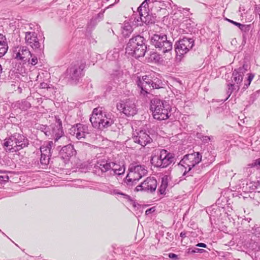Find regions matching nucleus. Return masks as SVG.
Here are the masks:
<instances>
[{
    "label": "nucleus",
    "mask_w": 260,
    "mask_h": 260,
    "mask_svg": "<svg viewBox=\"0 0 260 260\" xmlns=\"http://www.w3.org/2000/svg\"><path fill=\"white\" fill-rule=\"evenodd\" d=\"M85 64L84 62H77L72 66L68 71L71 79L75 81L78 80L82 76V71Z\"/></svg>",
    "instance_id": "17"
},
{
    "label": "nucleus",
    "mask_w": 260,
    "mask_h": 260,
    "mask_svg": "<svg viewBox=\"0 0 260 260\" xmlns=\"http://www.w3.org/2000/svg\"><path fill=\"white\" fill-rule=\"evenodd\" d=\"M117 109L127 116H133L137 113V109L134 101L127 100L120 101L117 104Z\"/></svg>",
    "instance_id": "12"
},
{
    "label": "nucleus",
    "mask_w": 260,
    "mask_h": 260,
    "mask_svg": "<svg viewBox=\"0 0 260 260\" xmlns=\"http://www.w3.org/2000/svg\"><path fill=\"white\" fill-rule=\"evenodd\" d=\"M13 56L18 60L25 62L29 61L32 54L26 46H17L13 48Z\"/></svg>",
    "instance_id": "13"
},
{
    "label": "nucleus",
    "mask_w": 260,
    "mask_h": 260,
    "mask_svg": "<svg viewBox=\"0 0 260 260\" xmlns=\"http://www.w3.org/2000/svg\"><path fill=\"white\" fill-rule=\"evenodd\" d=\"M226 20L228 21L229 22L233 23V24L236 25L237 26H238V27H239V26L240 25L241 23H238V22H235L233 20H230V19H226Z\"/></svg>",
    "instance_id": "41"
},
{
    "label": "nucleus",
    "mask_w": 260,
    "mask_h": 260,
    "mask_svg": "<svg viewBox=\"0 0 260 260\" xmlns=\"http://www.w3.org/2000/svg\"><path fill=\"white\" fill-rule=\"evenodd\" d=\"M151 44L163 53L172 50V43L167 40L165 35L154 34L151 38Z\"/></svg>",
    "instance_id": "7"
},
{
    "label": "nucleus",
    "mask_w": 260,
    "mask_h": 260,
    "mask_svg": "<svg viewBox=\"0 0 260 260\" xmlns=\"http://www.w3.org/2000/svg\"><path fill=\"white\" fill-rule=\"evenodd\" d=\"M128 171L129 173L125 178L127 184L138 181L147 174V170L145 166L137 163L131 164L129 166Z\"/></svg>",
    "instance_id": "6"
},
{
    "label": "nucleus",
    "mask_w": 260,
    "mask_h": 260,
    "mask_svg": "<svg viewBox=\"0 0 260 260\" xmlns=\"http://www.w3.org/2000/svg\"><path fill=\"white\" fill-rule=\"evenodd\" d=\"M137 82L138 87L141 89V94L144 96L149 94L151 90L160 88L159 83L154 82L147 76H144L141 78H139Z\"/></svg>",
    "instance_id": "8"
},
{
    "label": "nucleus",
    "mask_w": 260,
    "mask_h": 260,
    "mask_svg": "<svg viewBox=\"0 0 260 260\" xmlns=\"http://www.w3.org/2000/svg\"><path fill=\"white\" fill-rule=\"evenodd\" d=\"M52 134L54 137L55 143H57L58 147H60V144H63L68 141V138L64 135L61 121L57 117H55L54 126L52 127Z\"/></svg>",
    "instance_id": "10"
},
{
    "label": "nucleus",
    "mask_w": 260,
    "mask_h": 260,
    "mask_svg": "<svg viewBox=\"0 0 260 260\" xmlns=\"http://www.w3.org/2000/svg\"><path fill=\"white\" fill-rule=\"evenodd\" d=\"M168 256L170 258L174 260H177L179 259L178 256L175 253H170L169 254Z\"/></svg>",
    "instance_id": "40"
},
{
    "label": "nucleus",
    "mask_w": 260,
    "mask_h": 260,
    "mask_svg": "<svg viewBox=\"0 0 260 260\" xmlns=\"http://www.w3.org/2000/svg\"><path fill=\"white\" fill-rule=\"evenodd\" d=\"M124 166H120L114 162H111L110 175H120L124 174Z\"/></svg>",
    "instance_id": "24"
},
{
    "label": "nucleus",
    "mask_w": 260,
    "mask_h": 260,
    "mask_svg": "<svg viewBox=\"0 0 260 260\" xmlns=\"http://www.w3.org/2000/svg\"><path fill=\"white\" fill-rule=\"evenodd\" d=\"M108 192L111 194H113V195H118V194H120L124 198H125L126 199L127 197H128V196L126 195V194H124L121 192H120L118 189H109L108 191Z\"/></svg>",
    "instance_id": "32"
},
{
    "label": "nucleus",
    "mask_w": 260,
    "mask_h": 260,
    "mask_svg": "<svg viewBox=\"0 0 260 260\" xmlns=\"http://www.w3.org/2000/svg\"><path fill=\"white\" fill-rule=\"evenodd\" d=\"M119 56L118 49H114L108 52L107 54V58L110 60H113L117 59Z\"/></svg>",
    "instance_id": "30"
},
{
    "label": "nucleus",
    "mask_w": 260,
    "mask_h": 260,
    "mask_svg": "<svg viewBox=\"0 0 260 260\" xmlns=\"http://www.w3.org/2000/svg\"><path fill=\"white\" fill-rule=\"evenodd\" d=\"M50 156H45L41 154L40 162L42 165H46L48 164Z\"/></svg>",
    "instance_id": "33"
},
{
    "label": "nucleus",
    "mask_w": 260,
    "mask_h": 260,
    "mask_svg": "<svg viewBox=\"0 0 260 260\" xmlns=\"http://www.w3.org/2000/svg\"><path fill=\"white\" fill-rule=\"evenodd\" d=\"M40 88L42 89H49L51 88V87L49 86V85L47 83L42 82L40 84Z\"/></svg>",
    "instance_id": "38"
},
{
    "label": "nucleus",
    "mask_w": 260,
    "mask_h": 260,
    "mask_svg": "<svg viewBox=\"0 0 260 260\" xmlns=\"http://www.w3.org/2000/svg\"><path fill=\"white\" fill-rule=\"evenodd\" d=\"M145 43V39L140 35L133 37L129 40L125 48L126 53L132 51L134 48L140 46L142 44Z\"/></svg>",
    "instance_id": "19"
},
{
    "label": "nucleus",
    "mask_w": 260,
    "mask_h": 260,
    "mask_svg": "<svg viewBox=\"0 0 260 260\" xmlns=\"http://www.w3.org/2000/svg\"><path fill=\"white\" fill-rule=\"evenodd\" d=\"M132 139L134 142L137 143L142 146H146L152 140L151 138L146 133V131L143 130H140L138 132H135L134 133Z\"/></svg>",
    "instance_id": "16"
},
{
    "label": "nucleus",
    "mask_w": 260,
    "mask_h": 260,
    "mask_svg": "<svg viewBox=\"0 0 260 260\" xmlns=\"http://www.w3.org/2000/svg\"><path fill=\"white\" fill-rule=\"evenodd\" d=\"M201 160L202 155L199 152L185 155L179 163V165L185 169L183 175L190 171L191 168L198 164Z\"/></svg>",
    "instance_id": "9"
},
{
    "label": "nucleus",
    "mask_w": 260,
    "mask_h": 260,
    "mask_svg": "<svg viewBox=\"0 0 260 260\" xmlns=\"http://www.w3.org/2000/svg\"><path fill=\"white\" fill-rule=\"evenodd\" d=\"M146 50L147 46L145 43H144L140 45V46L136 47V49L134 48L132 51L127 53V54L138 58L145 55Z\"/></svg>",
    "instance_id": "21"
},
{
    "label": "nucleus",
    "mask_w": 260,
    "mask_h": 260,
    "mask_svg": "<svg viewBox=\"0 0 260 260\" xmlns=\"http://www.w3.org/2000/svg\"><path fill=\"white\" fill-rule=\"evenodd\" d=\"M54 143L52 141L45 143L40 148L41 154L45 156H51V149L53 146Z\"/></svg>",
    "instance_id": "26"
},
{
    "label": "nucleus",
    "mask_w": 260,
    "mask_h": 260,
    "mask_svg": "<svg viewBox=\"0 0 260 260\" xmlns=\"http://www.w3.org/2000/svg\"><path fill=\"white\" fill-rule=\"evenodd\" d=\"M148 7L147 1H144L138 8L141 21L145 23H149L150 16L147 12L146 8Z\"/></svg>",
    "instance_id": "20"
},
{
    "label": "nucleus",
    "mask_w": 260,
    "mask_h": 260,
    "mask_svg": "<svg viewBox=\"0 0 260 260\" xmlns=\"http://www.w3.org/2000/svg\"><path fill=\"white\" fill-rule=\"evenodd\" d=\"M47 128V127H46V126H43V127H42V129H43V130H42V131H43L44 130H46V129Z\"/></svg>",
    "instance_id": "45"
},
{
    "label": "nucleus",
    "mask_w": 260,
    "mask_h": 260,
    "mask_svg": "<svg viewBox=\"0 0 260 260\" xmlns=\"http://www.w3.org/2000/svg\"><path fill=\"white\" fill-rule=\"evenodd\" d=\"M197 246L205 248L207 247V245L204 243H200L197 245Z\"/></svg>",
    "instance_id": "42"
},
{
    "label": "nucleus",
    "mask_w": 260,
    "mask_h": 260,
    "mask_svg": "<svg viewBox=\"0 0 260 260\" xmlns=\"http://www.w3.org/2000/svg\"><path fill=\"white\" fill-rule=\"evenodd\" d=\"M247 75L248 77L246 80L244 81L243 86L242 87L244 90L248 87L254 77V75L253 74H247Z\"/></svg>",
    "instance_id": "31"
},
{
    "label": "nucleus",
    "mask_w": 260,
    "mask_h": 260,
    "mask_svg": "<svg viewBox=\"0 0 260 260\" xmlns=\"http://www.w3.org/2000/svg\"><path fill=\"white\" fill-rule=\"evenodd\" d=\"M200 138L204 143H208L209 141L211 140L213 137H210L206 136H202V137H200Z\"/></svg>",
    "instance_id": "36"
},
{
    "label": "nucleus",
    "mask_w": 260,
    "mask_h": 260,
    "mask_svg": "<svg viewBox=\"0 0 260 260\" xmlns=\"http://www.w3.org/2000/svg\"><path fill=\"white\" fill-rule=\"evenodd\" d=\"M194 46V40L191 38H183L177 41L175 44L177 59L180 60L182 55L187 53Z\"/></svg>",
    "instance_id": "11"
},
{
    "label": "nucleus",
    "mask_w": 260,
    "mask_h": 260,
    "mask_svg": "<svg viewBox=\"0 0 260 260\" xmlns=\"http://www.w3.org/2000/svg\"><path fill=\"white\" fill-rule=\"evenodd\" d=\"M76 151L73 145L69 144L63 146L60 151V155L64 159H68L75 154Z\"/></svg>",
    "instance_id": "22"
},
{
    "label": "nucleus",
    "mask_w": 260,
    "mask_h": 260,
    "mask_svg": "<svg viewBox=\"0 0 260 260\" xmlns=\"http://www.w3.org/2000/svg\"><path fill=\"white\" fill-rule=\"evenodd\" d=\"M259 92H260V90H259Z\"/></svg>",
    "instance_id": "51"
},
{
    "label": "nucleus",
    "mask_w": 260,
    "mask_h": 260,
    "mask_svg": "<svg viewBox=\"0 0 260 260\" xmlns=\"http://www.w3.org/2000/svg\"><path fill=\"white\" fill-rule=\"evenodd\" d=\"M29 144L27 138L19 133H15L5 139L3 144L6 152H16L26 147Z\"/></svg>",
    "instance_id": "2"
},
{
    "label": "nucleus",
    "mask_w": 260,
    "mask_h": 260,
    "mask_svg": "<svg viewBox=\"0 0 260 260\" xmlns=\"http://www.w3.org/2000/svg\"><path fill=\"white\" fill-rule=\"evenodd\" d=\"M171 106L166 101L154 98L151 100L150 110L154 119L162 120L169 117Z\"/></svg>",
    "instance_id": "3"
},
{
    "label": "nucleus",
    "mask_w": 260,
    "mask_h": 260,
    "mask_svg": "<svg viewBox=\"0 0 260 260\" xmlns=\"http://www.w3.org/2000/svg\"><path fill=\"white\" fill-rule=\"evenodd\" d=\"M145 1H147V4L148 5V3L150 2V0H145Z\"/></svg>",
    "instance_id": "46"
},
{
    "label": "nucleus",
    "mask_w": 260,
    "mask_h": 260,
    "mask_svg": "<svg viewBox=\"0 0 260 260\" xmlns=\"http://www.w3.org/2000/svg\"><path fill=\"white\" fill-rule=\"evenodd\" d=\"M70 133L75 136L78 140L84 139L90 133L88 126L81 123H78L74 125L70 129Z\"/></svg>",
    "instance_id": "15"
},
{
    "label": "nucleus",
    "mask_w": 260,
    "mask_h": 260,
    "mask_svg": "<svg viewBox=\"0 0 260 260\" xmlns=\"http://www.w3.org/2000/svg\"><path fill=\"white\" fill-rule=\"evenodd\" d=\"M156 180L153 177H147L143 182L138 185L135 189L136 191H145L149 192H154L157 187Z\"/></svg>",
    "instance_id": "14"
},
{
    "label": "nucleus",
    "mask_w": 260,
    "mask_h": 260,
    "mask_svg": "<svg viewBox=\"0 0 260 260\" xmlns=\"http://www.w3.org/2000/svg\"><path fill=\"white\" fill-rule=\"evenodd\" d=\"M5 36L0 34V57L4 56L7 52L8 46Z\"/></svg>",
    "instance_id": "27"
},
{
    "label": "nucleus",
    "mask_w": 260,
    "mask_h": 260,
    "mask_svg": "<svg viewBox=\"0 0 260 260\" xmlns=\"http://www.w3.org/2000/svg\"><path fill=\"white\" fill-rule=\"evenodd\" d=\"M152 55H153V56H156V54H155V53H154V54H153Z\"/></svg>",
    "instance_id": "47"
},
{
    "label": "nucleus",
    "mask_w": 260,
    "mask_h": 260,
    "mask_svg": "<svg viewBox=\"0 0 260 260\" xmlns=\"http://www.w3.org/2000/svg\"><path fill=\"white\" fill-rule=\"evenodd\" d=\"M152 208H150V209H147L145 211L146 215H148V214H150L151 213V212H152Z\"/></svg>",
    "instance_id": "43"
},
{
    "label": "nucleus",
    "mask_w": 260,
    "mask_h": 260,
    "mask_svg": "<svg viewBox=\"0 0 260 260\" xmlns=\"http://www.w3.org/2000/svg\"><path fill=\"white\" fill-rule=\"evenodd\" d=\"M16 106L22 110L25 111L31 107V104L28 101L24 100L18 102Z\"/></svg>",
    "instance_id": "29"
},
{
    "label": "nucleus",
    "mask_w": 260,
    "mask_h": 260,
    "mask_svg": "<svg viewBox=\"0 0 260 260\" xmlns=\"http://www.w3.org/2000/svg\"><path fill=\"white\" fill-rule=\"evenodd\" d=\"M204 251V249H199L198 248H194L193 249H192L191 251H189V253H198V252H203Z\"/></svg>",
    "instance_id": "39"
},
{
    "label": "nucleus",
    "mask_w": 260,
    "mask_h": 260,
    "mask_svg": "<svg viewBox=\"0 0 260 260\" xmlns=\"http://www.w3.org/2000/svg\"><path fill=\"white\" fill-rule=\"evenodd\" d=\"M133 31V27L128 22L125 21L121 25V34L123 37H129Z\"/></svg>",
    "instance_id": "25"
},
{
    "label": "nucleus",
    "mask_w": 260,
    "mask_h": 260,
    "mask_svg": "<svg viewBox=\"0 0 260 260\" xmlns=\"http://www.w3.org/2000/svg\"><path fill=\"white\" fill-rule=\"evenodd\" d=\"M248 66L243 64L242 67L235 69L232 74V83L228 85V93L230 95L234 92H237L243 85V76L247 71Z\"/></svg>",
    "instance_id": "5"
},
{
    "label": "nucleus",
    "mask_w": 260,
    "mask_h": 260,
    "mask_svg": "<svg viewBox=\"0 0 260 260\" xmlns=\"http://www.w3.org/2000/svg\"><path fill=\"white\" fill-rule=\"evenodd\" d=\"M90 121L94 127L100 129L107 128L114 123L112 115L107 113L103 107L93 109Z\"/></svg>",
    "instance_id": "1"
},
{
    "label": "nucleus",
    "mask_w": 260,
    "mask_h": 260,
    "mask_svg": "<svg viewBox=\"0 0 260 260\" xmlns=\"http://www.w3.org/2000/svg\"><path fill=\"white\" fill-rule=\"evenodd\" d=\"M95 168L99 169L102 173L109 172L110 174L111 162L107 160H101L97 162Z\"/></svg>",
    "instance_id": "23"
},
{
    "label": "nucleus",
    "mask_w": 260,
    "mask_h": 260,
    "mask_svg": "<svg viewBox=\"0 0 260 260\" xmlns=\"http://www.w3.org/2000/svg\"><path fill=\"white\" fill-rule=\"evenodd\" d=\"M30 57H31V59L30 60L29 59V61L30 62V63L33 66L36 65L38 63L37 57H36L35 56L33 55L32 54V56H30Z\"/></svg>",
    "instance_id": "37"
},
{
    "label": "nucleus",
    "mask_w": 260,
    "mask_h": 260,
    "mask_svg": "<svg viewBox=\"0 0 260 260\" xmlns=\"http://www.w3.org/2000/svg\"><path fill=\"white\" fill-rule=\"evenodd\" d=\"M250 27V25H245L241 24L239 28L241 29V30L242 32L244 33H247L249 31Z\"/></svg>",
    "instance_id": "34"
},
{
    "label": "nucleus",
    "mask_w": 260,
    "mask_h": 260,
    "mask_svg": "<svg viewBox=\"0 0 260 260\" xmlns=\"http://www.w3.org/2000/svg\"><path fill=\"white\" fill-rule=\"evenodd\" d=\"M27 99L28 100H29V97H28Z\"/></svg>",
    "instance_id": "50"
},
{
    "label": "nucleus",
    "mask_w": 260,
    "mask_h": 260,
    "mask_svg": "<svg viewBox=\"0 0 260 260\" xmlns=\"http://www.w3.org/2000/svg\"><path fill=\"white\" fill-rule=\"evenodd\" d=\"M180 235H181V236H183V234H182V233H181V234H180Z\"/></svg>",
    "instance_id": "49"
},
{
    "label": "nucleus",
    "mask_w": 260,
    "mask_h": 260,
    "mask_svg": "<svg viewBox=\"0 0 260 260\" xmlns=\"http://www.w3.org/2000/svg\"><path fill=\"white\" fill-rule=\"evenodd\" d=\"M44 133L46 135V136H49L50 135V132H48V131H45L44 132Z\"/></svg>",
    "instance_id": "44"
},
{
    "label": "nucleus",
    "mask_w": 260,
    "mask_h": 260,
    "mask_svg": "<svg viewBox=\"0 0 260 260\" xmlns=\"http://www.w3.org/2000/svg\"><path fill=\"white\" fill-rule=\"evenodd\" d=\"M248 166L250 168H252L254 167H260V158L256 159L254 162L249 164Z\"/></svg>",
    "instance_id": "35"
},
{
    "label": "nucleus",
    "mask_w": 260,
    "mask_h": 260,
    "mask_svg": "<svg viewBox=\"0 0 260 260\" xmlns=\"http://www.w3.org/2000/svg\"><path fill=\"white\" fill-rule=\"evenodd\" d=\"M25 43L33 49H39L40 43L39 42L37 34L34 32H26L25 37Z\"/></svg>",
    "instance_id": "18"
},
{
    "label": "nucleus",
    "mask_w": 260,
    "mask_h": 260,
    "mask_svg": "<svg viewBox=\"0 0 260 260\" xmlns=\"http://www.w3.org/2000/svg\"><path fill=\"white\" fill-rule=\"evenodd\" d=\"M170 179L171 177L168 175H165L162 178L161 185L158 189L160 194H163L166 193V190L168 185V182Z\"/></svg>",
    "instance_id": "28"
},
{
    "label": "nucleus",
    "mask_w": 260,
    "mask_h": 260,
    "mask_svg": "<svg viewBox=\"0 0 260 260\" xmlns=\"http://www.w3.org/2000/svg\"><path fill=\"white\" fill-rule=\"evenodd\" d=\"M174 160L173 154L165 149H156L152 154L151 164L157 168H166Z\"/></svg>",
    "instance_id": "4"
},
{
    "label": "nucleus",
    "mask_w": 260,
    "mask_h": 260,
    "mask_svg": "<svg viewBox=\"0 0 260 260\" xmlns=\"http://www.w3.org/2000/svg\"><path fill=\"white\" fill-rule=\"evenodd\" d=\"M180 235H181V236H183V234H182V233H181V234H180Z\"/></svg>",
    "instance_id": "48"
}]
</instances>
